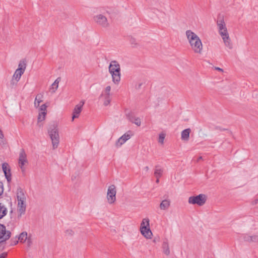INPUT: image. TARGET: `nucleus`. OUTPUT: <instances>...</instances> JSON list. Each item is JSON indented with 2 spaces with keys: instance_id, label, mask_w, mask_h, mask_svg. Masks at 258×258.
Listing matches in <instances>:
<instances>
[{
  "instance_id": "f257e3e1",
  "label": "nucleus",
  "mask_w": 258,
  "mask_h": 258,
  "mask_svg": "<svg viewBox=\"0 0 258 258\" xmlns=\"http://www.w3.org/2000/svg\"><path fill=\"white\" fill-rule=\"evenodd\" d=\"M185 35L194 52L197 54H201L203 50V45L198 35L190 30L186 31Z\"/></svg>"
},
{
  "instance_id": "f03ea898",
  "label": "nucleus",
  "mask_w": 258,
  "mask_h": 258,
  "mask_svg": "<svg viewBox=\"0 0 258 258\" xmlns=\"http://www.w3.org/2000/svg\"><path fill=\"white\" fill-rule=\"evenodd\" d=\"M217 26L219 34L221 36L225 46L231 49L233 48V45L223 18H219L217 20Z\"/></svg>"
},
{
  "instance_id": "7ed1b4c3",
  "label": "nucleus",
  "mask_w": 258,
  "mask_h": 258,
  "mask_svg": "<svg viewBox=\"0 0 258 258\" xmlns=\"http://www.w3.org/2000/svg\"><path fill=\"white\" fill-rule=\"evenodd\" d=\"M108 71L111 76L112 82L115 84H118L121 79V69L118 62L116 60L111 61Z\"/></svg>"
},
{
  "instance_id": "20e7f679",
  "label": "nucleus",
  "mask_w": 258,
  "mask_h": 258,
  "mask_svg": "<svg viewBox=\"0 0 258 258\" xmlns=\"http://www.w3.org/2000/svg\"><path fill=\"white\" fill-rule=\"evenodd\" d=\"M17 199L18 215L21 217L25 214L26 209V195L21 188L17 189Z\"/></svg>"
},
{
  "instance_id": "39448f33",
  "label": "nucleus",
  "mask_w": 258,
  "mask_h": 258,
  "mask_svg": "<svg viewBox=\"0 0 258 258\" xmlns=\"http://www.w3.org/2000/svg\"><path fill=\"white\" fill-rule=\"evenodd\" d=\"M48 132L51 140L52 148L55 149L59 143V136L57 126L54 125L50 126Z\"/></svg>"
},
{
  "instance_id": "423d86ee",
  "label": "nucleus",
  "mask_w": 258,
  "mask_h": 258,
  "mask_svg": "<svg viewBox=\"0 0 258 258\" xmlns=\"http://www.w3.org/2000/svg\"><path fill=\"white\" fill-rule=\"evenodd\" d=\"M207 197L205 194H200L196 196H191L188 198V202L190 204L198 205L201 206L204 205L207 201Z\"/></svg>"
},
{
  "instance_id": "0eeeda50",
  "label": "nucleus",
  "mask_w": 258,
  "mask_h": 258,
  "mask_svg": "<svg viewBox=\"0 0 258 258\" xmlns=\"http://www.w3.org/2000/svg\"><path fill=\"white\" fill-rule=\"evenodd\" d=\"M111 87L106 86L102 91L100 96V99L103 102V105L105 106L109 105L111 102Z\"/></svg>"
},
{
  "instance_id": "6e6552de",
  "label": "nucleus",
  "mask_w": 258,
  "mask_h": 258,
  "mask_svg": "<svg viewBox=\"0 0 258 258\" xmlns=\"http://www.w3.org/2000/svg\"><path fill=\"white\" fill-rule=\"evenodd\" d=\"M116 186L112 184L108 186L107 191L106 199L108 203L112 205L115 203L116 200Z\"/></svg>"
},
{
  "instance_id": "1a4fd4ad",
  "label": "nucleus",
  "mask_w": 258,
  "mask_h": 258,
  "mask_svg": "<svg viewBox=\"0 0 258 258\" xmlns=\"http://www.w3.org/2000/svg\"><path fill=\"white\" fill-rule=\"evenodd\" d=\"M28 161L25 151L24 149H21L19 155L18 164L23 172L25 170V166L28 164Z\"/></svg>"
},
{
  "instance_id": "9d476101",
  "label": "nucleus",
  "mask_w": 258,
  "mask_h": 258,
  "mask_svg": "<svg viewBox=\"0 0 258 258\" xmlns=\"http://www.w3.org/2000/svg\"><path fill=\"white\" fill-rule=\"evenodd\" d=\"M94 22L97 24L104 28H107L109 26V23L106 17L102 14H98L94 16Z\"/></svg>"
},
{
  "instance_id": "9b49d317",
  "label": "nucleus",
  "mask_w": 258,
  "mask_h": 258,
  "mask_svg": "<svg viewBox=\"0 0 258 258\" xmlns=\"http://www.w3.org/2000/svg\"><path fill=\"white\" fill-rule=\"evenodd\" d=\"M11 235V233L9 231H7L6 227L0 224V240L1 242L6 241L9 239Z\"/></svg>"
},
{
  "instance_id": "f8f14e48",
  "label": "nucleus",
  "mask_w": 258,
  "mask_h": 258,
  "mask_svg": "<svg viewBox=\"0 0 258 258\" xmlns=\"http://www.w3.org/2000/svg\"><path fill=\"white\" fill-rule=\"evenodd\" d=\"M85 103V101L82 100L79 104H77L73 111L72 119L73 121L75 118H78L80 113L82 110V108Z\"/></svg>"
},
{
  "instance_id": "ddd939ff",
  "label": "nucleus",
  "mask_w": 258,
  "mask_h": 258,
  "mask_svg": "<svg viewBox=\"0 0 258 258\" xmlns=\"http://www.w3.org/2000/svg\"><path fill=\"white\" fill-rule=\"evenodd\" d=\"M131 137V135L128 133L123 134L116 142L115 146L117 148L121 147Z\"/></svg>"
},
{
  "instance_id": "4468645a",
  "label": "nucleus",
  "mask_w": 258,
  "mask_h": 258,
  "mask_svg": "<svg viewBox=\"0 0 258 258\" xmlns=\"http://www.w3.org/2000/svg\"><path fill=\"white\" fill-rule=\"evenodd\" d=\"M2 169L5 174V177L8 182L11 181V169L9 164L7 163H4L2 164Z\"/></svg>"
},
{
  "instance_id": "2eb2a0df",
  "label": "nucleus",
  "mask_w": 258,
  "mask_h": 258,
  "mask_svg": "<svg viewBox=\"0 0 258 258\" xmlns=\"http://www.w3.org/2000/svg\"><path fill=\"white\" fill-rule=\"evenodd\" d=\"M126 118L132 123H135L138 126L141 124V119L139 117H135L131 112L126 113Z\"/></svg>"
},
{
  "instance_id": "dca6fc26",
  "label": "nucleus",
  "mask_w": 258,
  "mask_h": 258,
  "mask_svg": "<svg viewBox=\"0 0 258 258\" xmlns=\"http://www.w3.org/2000/svg\"><path fill=\"white\" fill-rule=\"evenodd\" d=\"M162 251L166 255H169L170 253L169 243L167 239L163 241L162 244Z\"/></svg>"
},
{
  "instance_id": "f3484780",
  "label": "nucleus",
  "mask_w": 258,
  "mask_h": 258,
  "mask_svg": "<svg viewBox=\"0 0 258 258\" xmlns=\"http://www.w3.org/2000/svg\"><path fill=\"white\" fill-rule=\"evenodd\" d=\"M140 231L141 234L146 238H151L152 235V231L149 227H143V228H140Z\"/></svg>"
},
{
  "instance_id": "a211bd4d",
  "label": "nucleus",
  "mask_w": 258,
  "mask_h": 258,
  "mask_svg": "<svg viewBox=\"0 0 258 258\" xmlns=\"http://www.w3.org/2000/svg\"><path fill=\"white\" fill-rule=\"evenodd\" d=\"M190 132L191 130L189 128L182 131L181 133V139L183 141H188Z\"/></svg>"
},
{
  "instance_id": "6ab92c4d",
  "label": "nucleus",
  "mask_w": 258,
  "mask_h": 258,
  "mask_svg": "<svg viewBox=\"0 0 258 258\" xmlns=\"http://www.w3.org/2000/svg\"><path fill=\"white\" fill-rule=\"evenodd\" d=\"M243 240L247 242H258V236L253 235L250 236L248 234H244L242 235Z\"/></svg>"
},
{
  "instance_id": "aec40b11",
  "label": "nucleus",
  "mask_w": 258,
  "mask_h": 258,
  "mask_svg": "<svg viewBox=\"0 0 258 258\" xmlns=\"http://www.w3.org/2000/svg\"><path fill=\"white\" fill-rule=\"evenodd\" d=\"M60 78L58 77L53 82V83L51 85L50 88V91L51 92V93H54L55 92L56 90L58 88V84L59 82L60 81Z\"/></svg>"
},
{
  "instance_id": "412c9836",
  "label": "nucleus",
  "mask_w": 258,
  "mask_h": 258,
  "mask_svg": "<svg viewBox=\"0 0 258 258\" xmlns=\"http://www.w3.org/2000/svg\"><path fill=\"white\" fill-rule=\"evenodd\" d=\"M170 205V202L168 200H164L162 201L160 205V208L162 210H166L168 209Z\"/></svg>"
},
{
  "instance_id": "4be33fe9",
  "label": "nucleus",
  "mask_w": 258,
  "mask_h": 258,
  "mask_svg": "<svg viewBox=\"0 0 258 258\" xmlns=\"http://www.w3.org/2000/svg\"><path fill=\"white\" fill-rule=\"evenodd\" d=\"M7 213V208L3 204L0 203V219L5 217Z\"/></svg>"
},
{
  "instance_id": "5701e85b",
  "label": "nucleus",
  "mask_w": 258,
  "mask_h": 258,
  "mask_svg": "<svg viewBox=\"0 0 258 258\" xmlns=\"http://www.w3.org/2000/svg\"><path fill=\"white\" fill-rule=\"evenodd\" d=\"M28 237L27 233L26 232H23L19 235L18 239L21 243H24L28 239Z\"/></svg>"
},
{
  "instance_id": "b1692460",
  "label": "nucleus",
  "mask_w": 258,
  "mask_h": 258,
  "mask_svg": "<svg viewBox=\"0 0 258 258\" xmlns=\"http://www.w3.org/2000/svg\"><path fill=\"white\" fill-rule=\"evenodd\" d=\"M26 68V60L25 59H23L19 61L18 68L17 70L22 71L23 72H25V69Z\"/></svg>"
},
{
  "instance_id": "393cba45",
  "label": "nucleus",
  "mask_w": 258,
  "mask_h": 258,
  "mask_svg": "<svg viewBox=\"0 0 258 258\" xmlns=\"http://www.w3.org/2000/svg\"><path fill=\"white\" fill-rule=\"evenodd\" d=\"M24 73V72H22V71H20L17 69L13 75V78L17 82H18L20 80L22 75Z\"/></svg>"
},
{
  "instance_id": "a878e982",
  "label": "nucleus",
  "mask_w": 258,
  "mask_h": 258,
  "mask_svg": "<svg viewBox=\"0 0 258 258\" xmlns=\"http://www.w3.org/2000/svg\"><path fill=\"white\" fill-rule=\"evenodd\" d=\"M163 173V169L158 166H156L154 171V175L156 178H160Z\"/></svg>"
},
{
  "instance_id": "bb28decb",
  "label": "nucleus",
  "mask_w": 258,
  "mask_h": 258,
  "mask_svg": "<svg viewBox=\"0 0 258 258\" xmlns=\"http://www.w3.org/2000/svg\"><path fill=\"white\" fill-rule=\"evenodd\" d=\"M149 219L148 218H144L142 220L140 228H143V227H149L150 228L149 225Z\"/></svg>"
},
{
  "instance_id": "cd10ccee",
  "label": "nucleus",
  "mask_w": 258,
  "mask_h": 258,
  "mask_svg": "<svg viewBox=\"0 0 258 258\" xmlns=\"http://www.w3.org/2000/svg\"><path fill=\"white\" fill-rule=\"evenodd\" d=\"M42 96L41 95H37L35 98L34 102V106L36 108H38L39 106L40 103L42 101Z\"/></svg>"
},
{
  "instance_id": "c85d7f7f",
  "label": "nucleus",
  "mask_w": 258,
  "mask_h": 258,
  "mask_svg": "<svg viewBox=\"0 0 258 258\" xmlns=\"http://www.w3.org/2000/svg\"><path fill=\"white\" fill-rule=\"evenodd\" d=\"M46 112H39L38 116V122L39 123L45 120Z\"/></svg>"
},
{
  "instance_id": "c756f323",
  "label": "nucleus",
  "mask_w": 258,
  "mask_h": 258,
  "mask_svg": "<svg viewBox=\"0 0 258 258\" xmlns=\"http://www.w3.org/2000/svg\"><path fill=\"white\" fill-rule=\"evenodd\" d=\"M165 137V135L164 133H161L159 134V138H158V142L161 144L164 143V140Z\"/></svg>"
},
{
  "instance_id": "7c9ffc66",
  "label": "nucleus",
  "mask_w": 258,
  "mask_h": 258,
  "mask_svg": "<svg viewBox=\"0 0 258 258\" xmlns=\"http://www.w3.org/2000/svg\"><path fill=\"white\" fill-rule=\"evenodd\" d=\"M6 140L4 138V135L1 130H0V144H5Z\"/></svg>"
},
{
  "instance_id": "2f4dec72",
  "label": "nucleus",
  "mask_w": 258,
  "mask_h": 258,
  "mask_svg": "<svg viewBox=\"0 0 258 258\" xmlns=\"http://www.w3.org/2000/svg\"><path fill=\"white\" fill-rule=\"evenodd\" d=\"M46 108H47V106L45 104H42V105H41L40 106V108H39V112H46Z\"/></svg>"
},
{
  "instance_id": "473e14b6",
  "label": "nucleus",
  "mask_w": 258,
  "mask_h": 258,
  "mask_svg": "<svg viewBox=\"0 0 258 258\" xmlns=\"http://www.w3.org/2000/svg\"><path fill=\"white\" fill-rule=\"evenodd\" d=\"M25 242H26L28 246H30L32 244V240L30 236L28 237V239Z\"/></svg>"
},
{
  "instance_id": "72a5a7b5",
  "label": "nucleus",
  "mask_w": 258,
  "mask_h": 258,
  "mask_svg": "<svg viewBox=\"0 0 258 258\" xmlns=\"http://www.w3.org/2000/svg\"><path fill=\"white\" fill-rule=\"evenodd\" d=\"M12 243L11 244V245H16L19 240H18V239L16 237L15 239H12Z\"/></svg>"
},
{
  "instance_id": "f704fd0d",
  "label": "nucleus",
  "mask_w": 258,
  "mask_h": 258,
  "mask_svg": "<svg viewBox=\"0 0 258 258\" xmlns=\"http://www.w3.org/2000/svg\"><path fill=\"white\" fill-rule=\"evenodd\" d=\"M4 192V185L3 183L0 181V196H1Z\"/></svg>"
},
{
  "instance_id": "c9c22d12",
  "label": "nucleus",
  "mask_w": 258,
  "mask_h": 258,
  "mask_svg": "<svg viewBox=\"0 0 258 258\" xmlns=\"http://www.w3.org/2000/svg\"><path fill=\"white\" fill-rule=\"evenodd\" d=\"M252 205H256L258 204V198H254L251 202Z\"/></svg>"
},
{
  "instance_id": "e433bc0d",
  "label": "nucleus",
  "mask_w": 258,
  "mask_h": 258,
  "mask_svg": "<svg viewBox=\"0 0 258 258\" xmlns=\"http://www.w3.org/2000/svg\"><path fill=\"white\" fill-rule=\"evenodd\" d=\"M160 241V238L159 237H154L153 239V242L154 243H157L159 242Z\"/></svg>"
},
{
  "instance_id": "4c0bfd02",
  "label": "nucleus",
  "mask_w": 258,
  "mask_h": 258,
  "mask_svg": "<svg viewBox=\"0 0 258 258\" xmlns=\"http://www.w3.org/2000/svg\"><path fill=\"white\" fill-rule=\"evenodd\" d=\"M7 255V252H3L0 254V258H5Z\"/></svg>"
},
{
  "instance_id": "58836bf2",
  "label": "nucleus",
  "mask_w": 258,
  "mask_h": 258,
  "mask_svg": "<svg viewBox=\"0 0 258 258\" xmlns=\"http://www.w3.org/2000/svg\"><path fill=\"white\" fill-rule=\"evenodd\" d=\"M149 168L148 166H146L144 168V170H145L146 172H148Z\"/></svg>"
},
{
  "instance_id": "ea45409f",
  "label": "nucleus",
  "mask_w": 258,
  "mask_h": 258,
  "mask_svg": "<svg viewBox=\"0 0 258 258\" xmlns=\"http://www.w3.org/2000/svg\"><path fill=\"white\" fill-rule=\"evenodd\" d=\"M215 70L223 72V70L222 69L220 68H218V67H215Z\"/></svg>"
},
{
  "instance_id": "a19ab883",
  "label": "nucleus",
  "mask_w": 258,
  "mask_h": 258,
  "mask_svg": "<svg viewBox=\"0 0 258 258\" xmlns=\"http://www.w3.org/2000/svg\"><path fill=\"white\" fill-rule=\"evenodd\" d=\"M142 83H139V85H138V86H136V88L137 89H139V88L141 87V86H142Z\"/></svg>"
},
{
  "instance_id": "79ce46f5",
  "label": "nucleus",
  "mask_w": 258,
  "mask_h": 258,
  "mask_svg": "<svg viewBox=\"0 0 258 258\" xmlns=\"http://www.w3.org/2000/svg\"><path fill=\"white\" fill-rule=\"evenodd\" d=\"M157 178V179H156V182H157V183H158V182H159V178Z\"/></svg>"
}]
</instances>
